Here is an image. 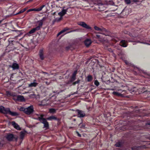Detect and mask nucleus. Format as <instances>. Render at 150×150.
Masks as SVG:
<instances>
[{
	"label": "nucleus",
	"instance_id": "21",
	"mask_svg": "<svg viewBox=\"0 0 150 150\" xmlns=\"http://www.w3.org/2000/svg\"><path fill=\"white\" fill-rule=\"evenodd\" d=\"M32 1V0H30V1Z\"/></svg>",
	"mask_w": 150,
	"mask_h": 150
},
{
	"label": "nucleus",
	"instance_id": "3",
	"mask_svg": "<svg viewBox=\"0 0 150 150\" xmlns=\"http://www.w3.org/2000/svg\"><path fill=\"white\" fill-rule=\"evenodd\" d=\"M78 24L87 29H91V28L88 25L84 22H80L78 23Z\"/></svg>",
	"mask_w": 150,
	"mask_h": 150
},
{
	"label": "nucleus",
	"instance_id": "8",
	"mask_svg": "<svg viewBox=\"0 0 150 150\" xmlns=\"http://www.w3.org/2000/svg\"><path fill=\"white\" fill-rule=\"evenodd\" d=\"M91 40L89 39H86L84 42L85 45L86 46H88L91 44Z\"/></svg>",
	"mask_w": 150,
	"mask_h": 150
},
{
	"label": "nucleus",
	"instance_id": "9",
	"mask_svg": "<svg viewBox=\"0 0 150 150\" xmlns=\"http://www.w3.org/2000/svg\"><path fill=\"white\" fill-rule=\"evenodd\" d=\"M120 45L124 47H126L127 45V42L125 40H122L120 42Z\"/></svg>",
	"mask_w": 150,
	"mask_h": 150
},
{
	"label": "nucleus",
	"instance_id": "15",
	"mask_svg": "<svg viewBox=\"0 0 150 150\" xmlns=\"http://www.w3.org/2000/svg\"><path fill=\"white\" fill-rule=\"evenodd\" d=\"M125 2L127 4H129L131 3L130 0H124Z\"/></svg>",
	"mask_w": 150,
	"mask_h": 150
},
{
	"label": "nucleus",
	"instance_id": "4",
	"mask_svg": "<svg viewBox=\"0 0 150 150\" xmlns=\"http://www.w3.org/2000/svg\"><path fill=\"white\" fill-rule=\"evenodd\" d=\"M94 28L96 30L98 31V33L104 34V33H103V32L105 31V29L104 28H100L97 26H95Z\"/></svg>",
	"mask_w": 150,
	"mask_h": 150
},
{
	"label": "nucleus",
	"instance_id": "5",
	"mask_svg": "<svg viewBox=\"0 0 150 150\" xmlns=\"http://www.w3.org/2000/svg\"><path fill=\"white\" fill-rule=\"evenodd\" d=\"M106 5L105 4H103L101 3H99L98 4V7L99 8V10L102 11L104 10L106 8Z\"/></svg>",
	"mask_w": 150,
	"mask_h": 150
},
{
	"label": "nucleus",
	"instance_id": "10",
	"mask_svg": "<svg viewBox=\"0 0 150 150\" xmlns=\"http://www.w3.org/2000/svg\"><path fill=\"white\" fill-rule=\"evenodd\" d=\"M67 30V28H65L62 31H61L58 34H57V35L58 36L59 35H60L61 34L65 32H66Z\"/></svg>",
	"mask_w": 150,
	"mask_h": 150
},
{
	"label": "nucleus",
	"instance_id": "1",
	"mask_svg": "<svg viewBox=\"0 0 150 150\" xmlns=\"http://www.w3.org/2000/svg\"><path fill=\"white\" fill-rule=\"evenodd\" d=\"M86 65H88L90 66H94L98 64V61L94 58H92L88 59L85 63Z\"/></svg>",
	"mask_w": 150,
	"mask_h": 150
},
{
	"label": "nucleus",
	"instance_id": "16",
	"mask_svg": "<svg viewBox=\"0 0 150 150\" xmlns=\"http://www.w3.org/2000/svg\"><path fill=\"white\" fill-rule=\"evenodd\" d=\"M105 48L107 50L110 52H112V50L110 48L108 47H105Z\"/></svg>",
	"mask_w": 150,
	"mask_h": 150
},
{
	"label": "nucleus",
	"instance_id": "23",
	"mask_svg": "<svg viewBox=\"0 0 150 150\" xmlns=\"http://www.w3.org/2000/svg\"><path fill=\"white\" fill-rule=\"evenodd\" d=\"M100 40V41H101L100 40Z\"/></svg>",
	"mask_w": 150,
	"mask_h": 150
},
{
	"label": "nucleus",
	"instance_id": "22",
	"mask_svg": "<svg viewBox=\"0 0 150 150\" xmlns=\"http://www.w3.org/2000/svg\"><path fill=\"white\" fill-rule=\"evenodd\" d=\"M130 41V42H132V41Z\"/></svg>",
	"mask_w": 150,
	"mask_h": 150
},
{
	"label": "nucleus",
	"instance_id": "17",
	"mask_svg": "<svg viewBox=\"0 0 150 150\" xmlns=\"http://www.w3.org/2000/svg\"><path fill=\"white\" fill-rule=\"evenodd\" d=\"M12 66H18V64H17L16 63H14L12 65Z\"/></svg>",
	"mask_w": 150,
	"mask_h": 150
},
{
	"label": "nucleus",
	"instance_id": "12",
	"mask_svg": "<svg viewBox=\"0 0 150 150\" xmlns=\"http://www.w3.org/2000/svg\"><path fill=\"white\" fill-rule=\"evenodd\" d=\"M26 10V8H24L23 9L21 10L19 12L17 13V14H19L23 12L24 11H25Z\"/></svg>",
	"mask_w": 150,
	"mask_h": 150
},
{
	"label": "nucleus",
	"instance_id": "2",
	"mask_svg": "<svg viewBox=\"0 0 150 150\" xmlns=\"http://www.w3.org/2000/svg\"><path fill=\"white\" fill-rule=\"evenodd\" d=\"M39 30V27H36L33 28L29 32L26 34V35L30 36L33 33H34L35 31Z\"/></svg>",
	"mask_w": 150,
	"mask_h": 150
},
{
	"label": "nucleus",
	"instance_id": "11",
	"mask_svg": "<svg viewBox=\"0 0 150 150\" xmlns=\"http://www.w3.org/2000/svg\"><path fill=\"white\" fill-rule=\"evenodd\" d=\"M38 25L37 27H39V29H40V28L42 25V22L41 21H40L38 22Z\"/></svg>",
	"mask_w": 150,
	"mask_h": 150
},
{
	"label": "nucleus",
	"instance_id": "6",
	"mask_svg": "<svg viewBox=\"0 0 150 150\" xmlns=\"http://www.w3.org/2000/svg\"><path fill=\"white\" fill-rule=\"evenodd\" d=\"M67 12L66 10L64 9L58 13V15L60 16L61 17L59 18L57 21H60L62 18V17Z\"/></svg>",
	"mask_w": 150,
	"mask_h": 150
},
{
	"label": "nucleus",
	"instance_id": "14",
	"mask_svg": "<svg viewBox=\"0 0 150 150\" xmlns=\"http://www.w3.org/2000/svg\"><path fill=\"white\" fill-rule=\"evenodd\" d=\"M44 6L43 5V6H42L40 7V8L36 9L37 11H39L41 10L42 9V8L44 7Z\"/></svg>",
	"mask_w": 150,
	"mask_h": 150
},
{
	"label": "nucleus",
	"instance_id": "18",
	"mask_svg": "<svg viewBox=\"0 0 150 150\" xmlns=\"http://www.w3.org/2000/svg\"><path fill=\"white\" fill-rule=\"evenodd\" d=\"M117 40H116V39H112V40L113 41H115V42H117V40H118V39H116Z\"/></svg>",
	"mask_w": 150,
	"mask_h": 150
},
{
	"label": "nucleus",
	"instance_id": "7",
	"mask_svg": "<svg viewBox=\"0 0 150 150\" xmlns=\"http://www.w3.org/2000/svg\"><path fill=\"white\" fill-rule=\"evenodd\" d=\"M39 55L41 59L42 60L44 59L45 58V56L44 55V52L42 50H40Z\"/></svg>",
	"mask_w": 150,
	"mask_h": 150
},
{
	"label": "nucleus",
	"instance_id": "20",
	"mask_svg": "<svg viewBox=\"0 0 150 150\" xmlns=\"http://www.w3.org/2000/svg\"><path fill=\"white\" fill-rule=\"evenodd\" d=\"M1 22H2L1 21H0V23H1Z\"/></svg>",
	"mask_w": 150,
	"mask_h": 150
},
{
	"label": "nucleus",
	"instance_id": "19",
	"mask_svg": "<svg viewBox=\"0 0 150 150\" xmlns=\"http://www.w3.org/2000/svg\"><path fill=\"white\" fill-rule=\"evenodd\" d=\"M96 36L98 38H99L100 37V35H97Z\"/></svg>",
	"mask_w": 150,
	"mask_h": 150
},
{
	"label": "nucleus",
	"instance_id": "13",
	"mask_svg": "<svg viewBox=\"0 0 150 150\" xmlns=\"http://www.w3.org/2000/svg\"><path fill=\"white\" fill-rule=\"evenodd\" d=\"M37 11V9L36 8H33V9H31L28 10L27 11V12H29L31 11Z\"/></svg>",
	"mask_w": 150,
	"mask_h": 150
}]
</instances>
